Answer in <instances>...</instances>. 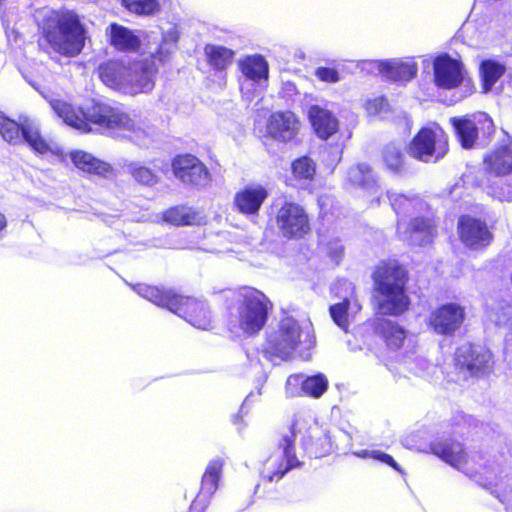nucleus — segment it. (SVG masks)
Instances as JSON below:
<instances>
[{
    "instance_id": "obj_1",
    "label": "nucleus",
    "mask_w": 512,
    "mask_h": 512,
    "mask_svg": "<svg viewBox=\"0 0 512 512\" xmlns=\"http://www.w3.org/2000/svg\"><path fill=\"white\" fill-rule=\"evenodd\" d=\"M50 104L67 125L80 131H89L91 122L105 128L113 137L128 138L138 145L145 144L149 138V133L135 116L132 117L118 108L95 104L87 112H83L62 100H53Z\"/></svg>"
},
{
    "instance_id": "obj_2",
    "label": "nucleus",
    "mask_w": 512,
    "mask_h": 512,
    "mask_svg": "<svg viewBox=\"0 0 512 512\" xmlns=\"http://www.w3.org/2000/svg\"><path fill=\"white\" fill-rule=\"evenodd\" d=\"M430 449L434 455L484 487L496 484L503 473L502 467L483 454H467L460 442L451 439H437L431 443Z\"/></svg>"
},
{
    "instance_id": "obj_3",
    "label": "nucleus",
    "mask_w": 512,
    "mask_h": 512,
    "mask_svg": "<svg viewBox=\"0 0 512 512\" xmlns=\"http://www.w3.org/2000/svg\"><path fill=\"white\" fill-rule=\"evenodd\" d=\"M42 29L51 48L67 57L78 55L85 44V29L77 14L44 10Z\"/></svg>"
},
{
    "instance_id": "obj_4",
    "label": "nucleus",
    "mask_w": 512,
    "mask_h": 512,
    "mask_svg": "<svg viewBox=\"0 0 512 512\" xmlns=\"http://www.w3.org/2000/svg\"><path fill=\"white\" fill-rule=\"evenodd\" d=\"M133 289L141 297L183 317L196 328L207 330L211 327L209 307L202 300L183 297L173 293L171 290L160 289L146 284H137L133 286Z\"/></svg>"
},
{
    "instance_id": "obj_5",
    "label": "nucleus",
    "mask_w": 512,
    "mask_h": 512,
    "mask_svg": "<svg viewBox=\"0 0 512 512\" xmlns=\"http://www.w3.org/2000/svg\"><path fill=\"white\" fill-rule=\"evenodd\" d=\"M315 345L311 323H299L293 317L283 318L278 329L270 333L264 353L281 360L290 359L295 353L305 357V352Z\"/></svg>"
},
{
    "instance_id": "obj_6",
    "label": "nucleus",
    "mask_w": 512,
    "mask_h": 512,
    "mask_svg": "<svg viewBox=\"0 0 512 512\" xmlns=\"http://www.w3.org/2000/svg\"><path fill=\"white\" fill-rule=\"evenodd\" d=\"M374 281L380 293L378 309L382 315L398 316L408 309L406 270L402 266L397 262L379 265L374 273Z\"/></svg>"
},
{
    "instance_id": "obj_7",
    "label": "nucleus",
    "mask_w": 512,
    "mask_h": 512,
    "mask_svg": "<svg viewBox=\"0 0 512 512\" xmlns=\"http://www.w3.org/2000/svg\"><path fill=\"white\" fill-rule=\"evenodd\" d=\"M0 135L8 144L12 146L27 145L37 154L61 152L53 140L43 136L40 122L28 115H20L17 121L0 115Z\"/></svg>"
},
{
    "instance_id": "obj_8",
    "label": "nucleus",
    "mask_w": 512,
    "mask_h": 512,
    "mask_svg": "<svg viewBox=\"0 0 512 512\" xmlns=\"http://www.w3.org/2000/svg\"><path fill=\"white\" fill-rule=\"evenodd\" d=\"M270 300L261 291L244 287L237 293L235 313L232 314V329H239L246 335L258 333L265 325Z\"/></svg>"
},
{
    "instance_id": "obj_9",
    "label": "nucleus",
    "mask_w": 512,
    "mask_h": 512,
    "mask_svg": "<svg viewBox=\"0 0 512 512\" xmlns=\"http://www.w3.org/2000/svg\"><path fill=\"white\" fill-rule=\"evenodd\" d=\"M305 422L303 417L294 420L289 435L283 436L279 448L264 462L261 475L272 482L281 479L290 469L298 467L300 462L295 456L294 440L296 432H301Z\"/></svg>"
},
{
    "instance_id": "obj_10",
    "label": "nucleus",
    "mask_w": 512,
    "mask_h": 512,
    "mask_svg": "<svg viewBox=\"0 0 512 512\" xmlns=\"http://www.w3.org/2000/svg\"><path fill=\"white\" fill-rule=\"evenodd\" d=\"M448 151V139L439 127L422 128L408 145V154L425 163L443 158Z\"/></svg>"
},
{
    "instance_id": "obj_11",
    "label": "nucleus",
    "mask_w": 512,
    "mask_h": 512,
    "mask_svg": "<svg viewBox=\"0 0 512 512\" xmlns=\"http://www.w3.org/2000/svg\"><path fill=\"white\" fill-rule=\"evenodd\" d=\"M279 233L287 239H300L310 230L309 217L304 208L294 202L285 201L275 214Z\"/></svg>"
},
{
    "instance_id": "obj_12",
    "label": "nucleus",
    "mask_w": 512,
    "mask_h": 512,
    "mask_svg": "<svg viewBox=\"0 0 512 512\" xmlns=\"http://www.w3.org/2000/svg\"><path fill=\"white\" fill-rule=\"evenodd\" d=\"M465 319V307L457 303H447L430 314L429 326L438 335L452 336L461 328Z\"/></svg>"
},
{
    "instance_id": "obj_13",
    "label": "nucleus",
    "mask_w": 512,
    "mask_h": 512,
    "mask_svg": "<svg viewBox=\"0 0 512 512\" xmlns=\"http://www.w3.org/2000/svg\"><path fill=\"white\" fill-rule=\"evenodd\" d=\"M455 360L460 368L466 369L471 375H482L492 369L491 352L480 345L463 344L457 351Z\"/></svg>"
},
{
    "instance_id": "obj_14",
    "label": "nucleus",
    "mask_w": 512,
    "mask_h": 512,
    "mask_svg": "<svg viewBox=\"0 0 512 512\" xmlns=\"http://www.w3.org/2000/svg\"><path fill=\"white\" fill-rule=\"evenodd\" d=\"M173 173L183 183L205 187L211 181L207 167L196 157L186 154L178 156L172 163Z\"/></svg>"
},
{
    "instance_id": "obj_15",
    "label": "nucleus",
    "mask_w": 512,
    "mask_h": 512,
    "mask_svg": "<svg viewBox=\"0 0 512 512\" xmlns=\"http://www.w3.org/2000/svg\"><path fill=\"white\" fill-rule=\"evenodd\" d=\"M434 81L442 89H452L461 84L469 88L471 81L465 78L462 64L444 55L434 61Z\"/></svg>"
},
{
    "instance_id": "obj_16",
    "label": "nucleus",
    "mask_w": 512,
    "mask_h": 512,
    "mask_svg": "<svg viewBox=\"0 0 512 512\" xmlns=\"http://www.w3.org/2000/svg\"><path fill=\"white\" fill-rule=\"evenodd\" d=\"M222 468L223 460L220 458L209 462L202 477L200 491L190 506V512H203L205 510L211 496L218 488Z\"/></svg>"
},
{
    "instance_id": "obj_17",
    "label": "nucleus",
    "mask_w": 512,
    "mask_h": 512,
    "mask_svg": "<svg viewBox=\"0 0 512 512\" xmlns=\"http://www.w3.org/2000/svg\"><path fill=\"white\" fill-rule=\"evenodd\" d=\"M399 238L410 245L424 246L434 237V225L429 218L415 217L408 224L398 221Z\"/></svg>"
},
{
    "instance_id": "obj_18",
    "label": "nucleus",
    "mask_w": 512,
    "mask_h": 512,
    "mask_svg": "<svg viewBox=\"0 0 512 512\" xmlns=\"http://www.w3.org/2000/svg\"><path fill=\"white\" fill-rule=\"evenodd\" d=\"M300 122L291 111H277L270 115L267 122V133L279 142H289L295 138Z\"/></svg>"
},
{
    "instance_id": "obj_19",
    "label": "nucleus",
    "mask_w": 512,
    "mask_h": 512,
    "mask_svg": "<svg viewBox=\"0 0 512 512\" xmlns=\"http://www.w3.org/2000/svg\"><path fill=\"white\" fill-rule=\"evenodd\" d=\"M483 170L485 179L512 173V141L508 140V143L489 151L483 159Z\"/></svg>"
},
{
    "instance_id": "obj_20",
    "label": "nucleus",
    "mask_w": 512,
    "mask_h": 512,
    "mask_svg": "<svg viewBox=\"0 0 512 512\" xmlns=\"http://www.w3.org/2000/svg\"><path fill=\"white\" fill-rule=\"evenodd\" d=\"M157 71L156 60L153 57L129 63L127 82L138 86L140 89L127 94L134 96L139 93L150 92L154 88Z\"/></svg>"
},
{
    "instance_id": "obj_21",
    "label": "nucleus",
    "mask_w": 512,
    "mask_h": 512,
    "mask_svg": "<svg viewBox=\"0 0 512 512\" xmlns=\"http://www.w3.org/2000/svg\"><path fill=\"white\" fill-rule=\"evenodd\" d=\"M458 229L462 242L473 249L487 246L492 234L485 222L469 216L461 217L458 222Z\"/></svg>"
},
{
    "instance_id": "obj_22",
    "label": "nucleus",
    "mask_w": 512,
    "mask_h": 512,
    "mask_svg": "<svg viewBox=\"0 0 512 512\" xmlns=\"http://www.w3.org/2000/svg\"><path fill=\"white\" fill-rule=\"evenodd\" d=\"M129 64L119 61H110L99 67V76L102 82L122 93H133L140 88L127 82Z\"/></svg>"
},
{
    "instance_id": "obj_23",
    "label": "nucleus",
    "mask_w": 512,
    "mask_h": 512,
    "mask_svg": "<svg viewBox=\"0 0 512 512\" xmlns=\"http://www.w3.org/2000/svg\"><path fill=\"white\" fill-rule=\"evenodd\" d=\"M268 195L264 186L250 183L235 194L234 205L244 215H257Z\"/></svg>"
},
{
    "instance_id": "obj_24",
    "label": "nucleus",
    "mask_w": 512,
    "mask_h": 512,
    "mask_svg": "<svg viewBox=\"0 0 512 512\" xmlns=\"http://www.w3.org/2000/svg\"><path fill=\"white\" fill-rule=\"evenodd\" d=\"M343 285L351 290L349 296L340 303L330 307V315L334 323L342 330L347 331L350 323L355 320L356 315L361 311L362 306L354 295V287L351 282L343 281Z\"/></svg>"
},
{
    "instance_id": "obj_25",
    "label": "nucleus",
    "mask_w": 512,
    "mask_h": 512,
    "mask_svg": "<svg viewBox=\"0 0 512 512\" xmlns=\"http://www.w3.org/2000/svg\"><path fill=\"white\" fill-rule=\"evenodd\" d=\"M374 331L378 334L386 346L391 350L403 347L407 339V330L398 323L385 318H377L373 322Z\"/></svg>"
},
{
    "instance_id": "obj_26",
    "label": "nucleus",
    "mask_w": 512,
    "mask_h": 512,
    "mask_svg": "<svg viewBox=\"0 0 512 512\" xmlns=\"http://www.w3.org/2000/svg\"><path fill=\"white\" fill-rule=\"evenodd\" d=\"M380 73L393 81L406 82L413 79L418 71L417 64L411 58L401 60L393 59L389 61H380L377 63Z\"/></svg>"
},
{
    "instance_id": "obj_27",
    "label": "nucleus",
    "mask_w": 512,
    "mask_h": 512,
    "mask_svg": "<svg viewBox=\"0 0 512 512\" xmlns=\"http://www.w3.org/2000/svg\"><path fill=\"white\" fill-rule=\"evenodd\" d=\"M308 114L312 127L320 138L327 139L337 132L338 120L329 110L313 105Z\"/></svg>"
},
{
    "instance_id": "obj_28",
    "label": "nucleus",
    "mask_w": 512,
    "mask_h": 512,
    "mask_svg": "<svg viewBox=\"0 0 512 512\" xmlns=\"http://www.w3.org/2000/svg\"><path fill=\"white\" fill-rule=\"evenodd\" d=\"M106 34L110 44L119 51H136L140 47V39L130 29L117 23L111 24Z\"/></svg>"
},
{
    "instance_id": "obj_29",
    "label": "nucleus",
    "mask_w": 512,
    "mask_h": 512,
    "mask_svg": "<svg viewBox=\"0 0 512 512\" xmlns=\"http://www.w3.org/2000/svg\"><path fill=\"white\" fill-rule=\"evenodd\" d=\"M163 219L176 226L197 225L204 220L203 214L192 207L179 205L166 210Z\"/></svg>"
},
{
    "instance_id": "obj_30",
    "label": "nucleus",
    "mask_w": 512,
    "mask_h": 512,
    "mask_svg": "<svg viewBox=\"0 0 512 512\" xmlns=\"http://www.w3.org/2000/svg\"><path fill=\"white\" fill-rule=\"evenodd\" d=\"M451 122L462 147L465 149L473 148L479 134L475 115L471 117L452 118Z\"/></svg>"
},
{
    "instance_id": "obj_31",
    "label": "nucleus",
    "mask_w": 512,
    "mask_h": 512,
    "mask_svg": "<svg viewBox=\"0 0 512 512\" xmlns=\"http://www.w3.org/2000/svg\"><path fill=\"white\" fill-rule=\"evenodd\" d=\"M304 445L308 452L316 458L324 456L331 448L329 437L316 423L308 427Z\"/></svg>"
},
{
    "instance_id": "obj_32",
    "label": "nucleus",
    "mask_w": 512,
    "mask_h": 512,
    "mask_svg": "<svg viewBox=\"0 0 512 512\" xmlns=\"http://www.w3.org/2000/svg\"><path fill=\"white\" fill-rule=\"evenodd\" d=\"M482 186L492 197L501 201H512V173L493 179L486 178L482 181Z\"/></svg>"
},
{
    "instance_id": "obj_33",
    "label": "nucleus",
    "mask_w": 512,
    "mask_h": 512,
    "mask_svg": "<svg viewBox=\"0 0 512 512\" xmlns=\"http://www.w3.org/2000/svg\"><path fill=\"white\" fill-rule=\"evenodd\" d=\"M70 158L77 168L88 173L105 175L111 170L109 164L84 151H73L70 153Z\"/></svg>"
},
{
    "instance_id": "obj_34",
    "label": "nucleus",
    "mask_w": 512,
    "mask_h": 512,
    "mask_svg": "<svg viewBox=\"0 0 512 512\" xmlns=\"http://www.w3.org/2000/svg\"><path fill=\"white\" fill-rule=\"evenodd\" d=\"M387 197L393 210L397 213H407L410 210L422 211L426 209L427 204L417 196H407L395 191H387Z\"/></svg>"
},
{
    "instance_id": "obj_35",
    "label": "nucleus",
    "mask_w": 512,
    "mask_h": 512,
    "mask_svg": "<svg viewBox=\"0 0 512 512\" xmlns=\"http://www.w3.org/2000/svg\"><path fill=\"white\" fill-rule=\"evenodd\" d=\"M239 65L243 75L254 82L268 77V64L262 56H249Z\"/></svg>"
},
{
    "instance_id": "obj_36",
    "label": "nucleus",
    "mask_w": 512,
    "mask_h": 512,
    "mask_svg": "<svg viewBox=\"0 0 512 512\" xmlns=\"http://www.w3.org/2000/svg\"><path fill=\"white\" fill-rule=\"evenodd\" d=\"M205 53L209 63L218 70L225 69L232 63L234 52L223 46L207 45Z\"/></svg>"
},
{
    "instance_id": "obj_37",
    "label": "nucleus",
    "mask_w": 512,
    "mask_h": 512,
    "mask_svg": "<svg viewBox=\"0 0 512 512\" xmlns=\"http://www.w3.org/2000/svg\"><path fill=\"white\" fill-rule=\"evenodd\" d=\"M505 72V67L493 60L483 61L481 64V74L483 79V88L485 92L491 90L492 86Z\"/></svg>"
},
{
    "instance_id": "obj_38",
    "label": "nucleus",
    "mask_w": 512,
    "mask_h": 512,
    "mask_svg": "<svg viewBox=\"0 0 512 512\" xmlns=\"http://www.w3.org/2000/svg\"><path fill=\"white\" fill-rule=\"evenodd\" d=\"M347 177L353 185L370 188L375 184L373 173L367 164H358L350 167Z\"/></svg>"
},
{
    "instance_id": "obj_39",
    "label": "nucleus",
    "mask_w": 512,
    "mask_h": 512,
    "mask_svg": "<svg viewBox=\"0 0 512 512\" xmlns=\"http://www.w3.org/2000/svg\"><path fill=\"white\" fill-rule=\"evenodd\" d=\"M178 38V31L171 27L169 30L164 32L162 43L160 44L157 52L151 57H153L155 60H158L159 62H165L169 55L174 51Z\"/></svg>"
},
{
    "instance_id": "obj_40",
    "label": "nucleus",
    "mask_w": 512,
    "mask_h": 512,
    "mask_svg": "<svg viewBox=\"0 0 512 512\" xmlns=\"http://www.w3.org/2000/svg\"><path fill=\"white\" fill-rule=\"evenodd\" d=\"M328 387V380L323 374H317L304 378L303 394L319 398Z\"/></svg>"
},
{
    "instance_id": "obj_41",
    "label": "nucleus",
    "mask_w": 512,
    "mask_h": 512,
    "mask_svg": "<svg viewBox=\"0 0 512 512\" xmlns=\"http://www.w3.org/2000/svg\"><path fill=\"white\" fill-rule=\"evenodd\" d=\"M383 161L389 170L398 173L404 166V155L399 147L389 144L384 148Z\"/></svg>"
},
{
    "instance_id": "obj_42",
    "label": "nucleus",
    "mask_w": 512,
    "mask_h": 512,
    "mask_svg": "<svg viewBox=\"0 0 512 512\" xmlns=\"http://www.w3.org/2000/svg\"><path fill=\"white\" fill-rule=\"evenodd\" d=\"M292 170L296 178L311 180L315 175L316 166L310 158L301 157L293 162Z\"/></svg>"
},
{
    "instance_id": "obj_43",
    "label": "nucleus",
    "mask_w": 512,
    "mask_h": 512,
    "mask_svg": "<svg viewBox=\"0 0 512 512\" xmlns=\"http://www.w3.org/2000/svg\"><path fill=\"white\" fill-rule=\"evenodd\" d=\"M125 7L137 14H153L158 8V2L156 0H123Z\"/></svg>"
},
{
    "instance_id": "obj_44",
    "label": "nucleus",
    "mask_w": 512,
    "mask_h": 512,
    "mask_svg": "<svg viewBox=\"0 0 512 512\" xmlns=\"http://www.w3.org/2000/svg\"><path fill=\"white\" fill-rule=\"evenodd\" d=\"M129 169L133 178L141 184L152 186L158 182V176L147 167L133 163Z\"/></svg>"
},
{
    "instance_id": "obj_45",
    "label": "nucleus",
    "mask_w": 512,
    "mask_h": 512,
    "mask_svg": "<svg viewBox=\"0 0 512 512\" xmlns=\"http://www.w3.org/2000/svg\"><path fill=\"white\" fill-rule=\"evenodd\" d=\"M357 456L363 457V458H373L375 460H378L382 463H385L391 467H393L396 470H399L398 464L396 461L390 456L389 454H386L384 452H381L379 450H362L359 453H356Z\"/></svg>"
},
{
    "instance_id": "obj_46",
    "label": "nucleus",
    "mask_w": 512,
    "mask_h": 512,
    "mask_svg": "<svg viewBox=\"0 0 512 512\" xmlns=\"http://www.w3.org/2000/svg\"><path fill=\"white\" fill-rule=\"evenodd\" d=\"M303 382V375H290L286 381V395L288 397H295L303 394Z\"/></svg>"
},
{
    "instance_id": "obj_47",
    "label": "nucleus",
    "mask_w": 512,
    "mask_h": 512,
    "mask_svg": "<svg viewBox=\"0 0 512 512\" xmlns=\"http://www.w3.org/2000/svg\"><path fill=\"white\" fill-rule=\"evenodd\" d=\"M478 125V133L481 132L485 135H490L494 131V124L492 119L484 112L474 114Z\"/></svg>"
},
{
    "instance_id": "obj_48",
    "label": "nucleus",
    "mask_w": 512,
    "mask_h": 512,
    "mask_svg": "<svg viewBox=\"0 0 512 512\" xmlns=\"http://www.w3.org/2000/svg\"><path fill=\"white\" fill-rule=\"evenodd\" d=\"M326 252L335 263H339L343 256L344 247L338 239L329 241L326 245Z\"/></svg>"
},
{
    "instance_id": "obj_49",
    "label": "nucleus",
    "mask_w": 512,
    "mask_h": 512,
    "mask_svg": "<svg viewBox=\"0 0 512 512\" xmlns=\"http://www.w3.org/2000/svg\"><path fill=\"white\" fill-rule=\"evenodd\" d=\"M315 75L323 82L336 83L340 80L338 71L333 68L319 67Z\"/></svg>"
},
{
    "instance_id": "obj_50",
    "label": "nucleus",
    "mask_w": 512,
    "mask_h": 512,
    "mask_svg": "<svg viewBox=\"0 0 512 512\" xmlns=\"http://www.w3.org/2000/svg\"><path fill=\"white\" fill-rule=\"evenodd\" d=\"M386 105V101L384 98H375L373 100L367 101L366 110L369 114H377L383 110Z\"/></svg>"
},
{
    "instance_id": "obj_51",
    "label": "nucleus",
    "mask_w": 512,
    "mask_h": 512,
    "mask_svg": "<svg viewBox=\"0 0 512 512\" xmlns=\"http://www.w3.org/2000/svg\"><path fill=\"white\" fill-rule=\"evenodd\" d=\"M497 498H499L500 502L503 503L508 508L509 502H510V498H511L510 494H505L503 496L497 495Z\"/></svg>"
},
{
    "instance_id": "obj_52",
    "label": "nucleus",
    "mask_w": 512,
    "mask_h": 512,
    "mask_svg": "<svg viewBox=\"0 0 512 512\" xmlns=\"http://www.w3.org/2000/svg\"><path fill=\"white\" fill-rule=\"evenodd\" d=\"M7 225L6 217L3 213L0 212V231L3 230Z\"/></svg>"
},
{
    "instance_id": "obj_53",
    "label": "nucleus",
    "mask_w": 512,
    "mask_h": 512,
    "mask_svg": "<svg viewBox=\"0 0 512 512\" xmlns=\"http://www.w3.org/2000/svg\"><path fill=\"white\" fill-rule=\"evenodd\" d=\"M506 25L508 29H512V8L509 11V17L506 21Z\"/></svg>"
}]
</instances>
